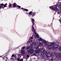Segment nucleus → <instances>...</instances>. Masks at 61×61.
<instances>
[{
  "mask_svg": "<svg viewBox=\"0 0 61 61\" xmlns=\"http://www.w3.org/2000/svg\"><path fill=\"white\" fill-rule=\"evenodd\" d=\"M33 38L32 37H31L29 39L31 40V39H33Z\"/></svg>",
  "mask_w": 61,
  "mask_h": 61,
  "instance_id": "nucleus-24",
  "label": "nucleus"
},
{
  "mask_svg": "<svg viewBox=\"0 0 61 61\" xmlns=\"http://www.w3.org/2000/svg\"><path fill=\"white\" fill-rule=\"evenodd\" d=\"M39 45L37 44V46L35 47V49H38L39 46H43V44L41 42H39Z\"/></svg>",
  "mask_w": 61,
  "mask_h": 61,
  "instance_id": "nucleus-7",
  "label": "nucleus"
},
{
  "mask_svg": "<svg viewBox=\"0 0 61 61\" xmlns=\"http://www.w3.org/2000/svg\"><path fill=\"white\" fill-rule=\"evenodd\" d=\"M24 10H25V11H28V10L27 9H24Z\"/></svg>",
  "mask_w": 61,
  "mask_h": 61,
  "instance_id": "nucleus-23",
  "label": "nucleus"
},
{
  "mask_svg": "<svg viewBox=\"0 0 61 61\" xmlns=\"http://www.w3.org/2000/svg\"><path fill=\"white\" fill-rule=\"evenodd\" d=\"M34 21H35L34 19H33L32 20V22L33 23V25L32 26V28L31 29V30L33 32L34 31V37L35 38H39V35L36 33V30H35L34 27Z\"/></svg>",
  "mask_w": 61,
  "mask_h": 61,
  "instance_id": "nucleus-3",
  "label": "nucleus"
},
{
  "mask_svg": "<svg viewBox=\"0 0 61 61\" xmlns=\"http://www.w3.org/2000/svg\"><path fill=\"white\" fill-rule=\"evenodd\" d=\"M1 56H0V57H1Z\"/></svg>",
  "mask_w": 61,
  "mask_h": 61,
  "instance_id": "nucleus-31",
  "label": "nucleus"
},
{
  "mask_svg": "<svg viewBox=\"0 0 61 61\" xmlns=\"http://www.w3.org/2000/svg\"><path fill=\"white\" fill-rule=\"evenodd\" d=\"M7 3H6L4 5V6L3 7H2L3 9H4V7H7L6 6L7 5Z\"/></svg>",
  "mask_w": 61,
  "mask_h": 61,
  "instance_id": "nucleus-15",
  "label": "nucleus"
},
{
  "mask_svg": "<svg viewBox=\"0 0 61 61\" xmlns=\"http://www.w3.org/2000/svg\"><path fill=\"white\" fill-rule=\"evenodd\" d=\"M47 47L49 49H51V45H48L47 46Z\"/></svg>",
  "mask_w": 61,
  "mask_h": 61,
  "instance_id": "nucleus-14",
  "label": "nucleus"
},
{
  "mask_svg": "<svg viewBox=\"0 0 61 61\" xmlns=\"http://www.w3.org/2000/svg\"><path fill=\"white\" fill-rule=\"evenodd\" d=\"M4 5V4L3 3L1 4V5H0V9H1L3 7V6Z\"/></svg>",
  "mask_w": 61,
  "mask_h": 61,
  "instance_id": "nucleus-17",
  "label": "nucleus"
},
{
  "mask_svg": "<svg viewBox=\"0 0 61 61\" xmlns=\"http://www.w3.org/2000/svg\"><path fill=\"white\" fill-rule=\"evenodd\" d=\"M41 42L42 43L44 44L45 46H46L47 45V42L46 41V40L43 39H42V40L41 41Z\"/></svg>",
  "mask_w": 61,
  "mask_h": 61,
  "instance_id": "nucleus-9",
  "label": "nucleus"
},
{
  "mask_svg": "<svg viewBox=\"0 0 61 61\" xmlns=\"http://www.w3.org/2000/svg\"><path fill=\"white\" fill-rule=\"evenodd\" d=\"M33 36V35L32 36Z\"/></svg>",
  "mask_w": 61,
  "mask_h": 61,
  "instance_id": "nucleus-34",
  "label": "nucleus"
},
{
  "mask_svg": "<svg viewBox=\"0 0 61 61\" xmlns=\"http://www.w3.org/2000/svg\"><path fill=\"white\" fill-rule=\"evenodd\" d=\"M12 57H14V54H13L12 55Z\"/></svg>",
  "mask_w": 61,
  "mask_h": 61,
  "instance_id": "nucleus-28",
  "label": "nucleus"
},
{
  "mask_svg": "<svg viewBox=\"0 0 61 61\" xmlns=\"http://www.w3.org/2000/svg\"><path fill=\"white\" fill-rule=\"evenodd\" d=\"M46 56L47 57H51V59H50L51 61L54 60V59H60V58L61 57V56L60 54H57V53L55 51L52 54H51L50 52H49L46 55Z\"/></svg>",
  "mask_w": 61,
  "mask_h": 61,
  "instance_id": "nucleus-1",
  "label": "nucleus"
},
{
  "mask_svg": "<svg viewBox=\"0 0 61 61\" xmlns=\"http://www.w3.org/2000/svg\"><path fill=\"white\" fill-rule=\"evenodd\" d=\"M13 59V58H11V59Z\"/></svg>",
  "mask_w": 61,
  "mask_h": 61,
  "instance_id": "nucleus-32",
  "label": "nucleus"
},
{
  "mask_svg": "<svg viewBox=\"0 0 61 61\" xmlns=\"http://www.w3.org/2000/svg\"><path fill=\"white\" fill-rule=\"evenodd\" d=\"M36 14L34 13H32V12H30L29 14V15H30L29 16L31 17H32L33 16H34L35 15H36Z\"/></svg>",
  "mask_w": 61,
  "mask_h": 61,
  "instance_id": "nucleus-8",
  "label": "nucleus"
},
{
  "mask_svg": "<svg viewBox=\"0 0 61 61\" xmlns=\"http://www.w3.org/2000/svg\"><path fill=\"white\" fill-rule=\"evenodd\" d=\"M33 48V46L32 44H30V47H29L26 48V49L27 50H28V49H29L30 48V50L28 51V53L29 55H31L34 52V50L32 49Z\"/></svg>",
  "mask_w": 61,
  "mask_h": 61,
  "instance_id": "nucleus-4",
  "label": "nucleus"
},
{
  "mask_svg": "<svg viewBox=\"0 0 61 61\" xmlns=\"http://www.w3.org/2000/svg\"><path fill=\"white\" fill-rule=\"evenodd\" d=\"M25 47H23L21 49V54L22 55H24L25 53V51L24 50V49H25ZM23 49V50H22V49Z\"/></svg>",
  "mask_w": 61,
  "mask_h": 61,
  "instance_id": "nucleus-11",
  "label": "nucleus"
},
{
  "mask_svg": "<svg viewBox=\"0 0 61 61\" xmlns=\"http://www.w3.org/2000/svg\"><path fill=\"white\" fill-rule=\"evenodd\" d=\"M26 56L27 57H29V56L28 55H27Z\"/></svg>",
  "mask_w": 61,
  "mask_h": 61,
  "instance_id": "nucleus-27",
  "label": "nucleus"
},
{
  "mask_svg": "<svg viewBox=\"0 0 61 61\" xmlns=\"http://www.w3.org/2000/svg\"><path fill=\"white\" fill-rule=\"evenodd\" d=\"M5 59V58H3V59Z\"/></svg>",
  "mask_w": 61,
  "mask_h": 61,
  "instance_id": "nucleus-33",
  "label": "nucleus"
},
{
  "mask_svg": "<svg viewBox=\"0 0 61 61\" xmlns=\"http://www.w3.org/2000/svg\"><path fill=\"white\" fill-rule=\"evenodd\" d=\"M42 40H43V39L41 38H40L38 39L39 41H42Z\"/></svg>",
  "mask_w": 61,
  "mask_h": 61,
  "instance_id": "nucleus-18",
  "label": "nucleus"
},
{
  "mask_svg": "<svg viewBox=\"0 0 61 61\" xmlns=\"http://www.w3.org/2000/svg\"><path fill=\"white\" fill-rule=\"evenodd\" d=\"M36 53H34L32 55V56H36Z\"/></svg>",
  "mask_w": 61,
  "mask_h": 61,
  "instance_id": "nucleus-21",
  "label": "nucleus"
},
{
  "mask_svg": "<svg viewBox=\"0 0 61 61\" xmlns=\"http://www.w3.org/2000/svg\"><path fill=\"white\" fill-rule=\"evenodd\" d=\"M58 45L57 44L55 45L54 46L52 47V48L53 49H55L56 50V49L57 48H58Z\"/></svg>",
  "mask_w": 61,
  "mask_h": 61,
  "instance_id": "nucleus-10",
  "label": "nucleus"
},
{
  "mask_svg": "<svg viewBox=\"0 0 61 61\" xmlns=\"http://www.w3.org/2000/svg\"><path fill=\"white\" fill-rule=\"evenodd\" d=\"M17 60L18 61H20V58H18L17 59Z\"/></svg>",
  "mask_w": 61,
  "mask_h": 61,
  "instance_id": "nucleus-26",
  "label": "nucleus"
},
{
  "mask_svg": "<svg viewBox=\"0 0 61 61\" xmlns=\"http://www.w3.org/2000/svg\"><path fill=\"white\" fill-rule=\"evenodd\" d=\"M24 8H21V9H24Z\"/></svg>",
  "mask_w": 61,
  "mask_h": 61,
  "instance_id": "nucleus-29",
  "label": "nucleus"
},
{
  "mask_svg": "<svg viewBox=\"0 0 61 61\" xmlns=\"http://www.w3.org/2000/svg\"><path fill=\"white\" fill-rule=\"evenodd\" d=\"M21 54H19L17 56H18V57H19V56H21Z\"/></svg>",
  "mask_w": 61,
  "mask_h": 61,
  "instance_id": "nucleus-22",
  "label": "nucleus"
},
{
  "mask_svg": "<svg viewBox=\"0 0 61 61\" xmlns=\"http://www.w3.org/2000/svg\"><path fill=\"white\" fill-rule=\"evenodd\" d=\"M7 3H6L4 5V6L3 7H2L3 9H4V7H7L6 6L7 5Z\"/></svg>",
  "mask_w": 61,
  "mask_h": 61,
  "instance_id": "nucleus-16",
  "label": "nucleus"
},
{
  "mask_svg": "<svg viewBox=\"0 0 61 61\" xmlns=\"http://www.w3.org/2000/svg\"><path fill=\"white\" fill-rule=\"evenodd\" d=\"M41 51H42L41 55H42V56L43 57H44L45 56H46V55L48 53H47V51H46L45 52V49L44 48H41V50L39 49H38L37 50H35V52L36 53H38L40 52H41Z\"/></svg>",
  "mask_w": 61,
  "mask_h": 61,
  "instance_id": "nucleus-2",
  "label": "nucleus"
},
{
  "mask_svg": "<svg viewBox=\"0 0 61 61\" xmlns=\"http://www.w3.org/2000/svg\"><path fill=\"white\" fill-rule=\"evenodd\" d=\"M9 8H10V7H18L19 9H20V8H21V6H18L15 4V3H14L13 5H12L10 4V3H9Z\"/></svg>",
  "mask_w": 61,
  "mask_h": 61,
  "instance_id": "nucleus-6",
  "label": "nucleus"
},
{
  "mask_svg": "<svg viewBox=\"0 0 61 61\" xmlns=\"http://www.w3.org/2000/svg\"><path fill=\"white\" fill-rule=\"evenodd\" d=\"M50 44L51 45H54L56 44V43L52 42L50 43Z\"/></svg>",
  "mask_w": 61,
  "mask_h": 61,
  "instance_id": "nucleus-19",
  "label": "nucleus"
},
{
  "mask_svg": "<svg viewBox=\"0 0 61 61\" xmlns=\"http://www.w3.org/2000/svg\"><path fill=\"white\" fill-rule=\"evenodd\" d=\"M45 60H46V59H45Z\"/></svg>",
  "mask_w": 61,
  "mask_h": 61,
  "instance_id": "nucleus-35",
  "label": "nucleus"
},
{
  "mask_svg": "<svg viewBox=\"0 0 61 61\" xmlns=\"http://www.w3.org/2000/svg\"><path fill=\"white\" fill-rule=\"evenodd\" d=\"M59 50L61 51V47H60L58 48Z\"/></svg>",
  "mask_w": 61,
  "mask_h": 61,
  "instance_id": "nucleus-20",
  "label": "nucleus"
},
{
  "mask_svg": "<svg viewBox=\"0 0 61 61\" xmlns=\"http://www.w3.org/2000/svg\"><path fill=\"white\" fill-rule=\"evenodd\" d=\"M32 42H33L32 40H30V39H29L28 41L27 42V45H28V43L31 44V43H32Z\"/></svg>",
  "mask_w": 61,
  "mask_h": 61,
  "instance_id": "nucleus-12",
  "label": "nucleus"
},
{
  "mask_svg": "<svg viewBox=\"0 0 61 61\" xmlns=\"http://www.w3.org/2000/svg\"><path fill=\"white\" fill-rule=\"evenodd\" d=\"M20 61H23V59H22L20 60Z\"/></svg>",
  "mask_w": 61,
  "mask_h": 61,
  "instance_id": "nucleus-25",
  "label": "nucleus"
},
{
  "mask_svg": "<svg viewBox=\"0 0 61 61\" xmlns=\"http://www.w3.org/2000/svg\"><path fill=\"white\" fill-rule=\"evenodd\" d=\"M6 59H7V57H6Z\"/></svg>",
  "mask_w": 61,
  "mask_h": 61,
  "instance_id": "nucleus-30",
  "label": "nucleus"
},
{
  "mask_svg": "<svg viewBox=\"0 0 61 61\" xmlns=\"http://www.w3.org/2000/svg\"><path fill=\"white\" fill-rule=\"evenodd\" d=\"M32 45H33V46H35V48L36 49V46L37 45V44H36V42H33L32 44Z\"/></svg>",
  "mask_w": 61,
  "mask_h": 61,
  "instance_id": "nucleus-13",
  "label": "nucleus"
},
{
  "mask_svg": "<svg viewBox=\"0 0 61 61\" xmlns=\"http://www.w3.org/2000/svg\"><path fill=\"white\" fill-rule=\"evenodd\" d=\"M50 8H51L52 10H53L55 11H60V12H58V13H61V4L59 5V9L58 10V9L57 7H51V6L50 7Z\"/></svg>",
  "mask_w": 61,
  "mask_h": 61,
  "instance_id": "nucleus-5",
  "label": "nucleus"
}]
</instances>
